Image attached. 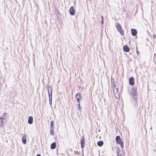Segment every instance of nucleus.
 <instances>
[{"instance_id":"f257e3e1","label":"nucleus","mask_w":156,"mask_h":156,"mask_svg":"<svg viewBox=\"0 0 156 156\" xmlns=\"http://www.w3.org/2000/svg\"><path fill=\"white\" fill-rule=\"evenodd\" d=\"M137 88L135 86L132 88L131 92L130 93L131 95H132L134 98V100L136 101L137 100V95L136 94Z\"/></svg>"},{"instance_id":"f03ea898","label":"nucleus","mask_w":156,"mask_h":156,"mask_svg":"<svg viewBox=\"0 0 156 156\" xmlns=\"http://www.w3.org/2000/svg\"><path fill=\"white\" fill-rule=\"evenodd\" d=\"M116 27L118 31L122 35L124 34L121 25L119 23H117L116 24Z\"/></svg>"},{"instance_id":"7ed1b4c3","label":"nucleus","mask_w":156,"mask_h":156,"mask_svg":"<svg viewBox=\"0 0 156 156\" xmlns=\"http://www.w3.org/2000/svg\"><path fill=\"white\" fill-rule=\"evenodd\" d=\"M75 98L76 99L77 102H80L82 99V96L80 93H77L76 95Z\"/></svg>"},{"instance_id":"20e7f679","label":"nucleus","mask_w":156,"mask_h":156,"mask_svg":"<svg viewBox=\"0 0 156 156\" xmlns=\"http://www.w3.org/2000/svg\"><path fill=\"white\" fill-rule=\"evenodd\" d=\"M81 147L82 149H83L85 146V140L84 137L82 136L80 140Z\"/></svg>"},{"instance_id":"39448f33","label":"nucleus","mask_w":156,"mask_h":156,"mask_svg":"<svg viewBox=\"0 0 156 156\" xmlns=\"http://www.w3.org/2000/svg\"><path fill=\"white\" fill-rule=\"evenodd\" d=\"M48 89L49 98H51V97L52 98V90L51 87H48Z\"/></svg>"},{"instance_id":"423d86ee","label":"nucleus","mask_w":156,"mask_h":156,"mask_svg":"<svg viewBox=\"0 0 156 156\" xmlns=\"http://www.w3.org/2000/svg\"><path fill=\"white\" fill-rule=\"evenodd\" d=\"M115 140L117 143L119 144H120L123 142L119 136H116Z\"/></svg>"},{"instance_id":"0eeeda50","label":"nucleus","mask_w":156,"mask_h":156,"mask_svg":"<svg viewBox=\"0 0 156 156\" xmlns=\"http://www.w3.org/2000/svg\"><path fill=\"white\" fill-rule=\"evenodd\" d=\"M129 83L130 85L133 86L134 84V78L133 77H131L129 79Z\"/></svg>"},{"instance_id":"6e6552de","label":"nucleus","mask_w":156,"mask_h":156,"mask_svg":"<svg viewBox=\"0 0 156 156\" xmlns=\"http://www.w3.org/2000/svg\"><path fill=\"white\" fill-rule=\"evenodd\" d=\"M69 12L71 15L73 16L75 14V11L73 6H71L69 10Z\"/></svg>"},{"instance_id":"1a4fd4ad","label":"nucleus","mask_w":156,"mask_h":156,"mask_svg":"<svg viewBox=\"0 0 156 156\" xmlns=\"http://www.w3.org/2000/svg\"><path fill=\"white\" fill-rule=\"evenodd\" d=\"M123 49L124 51L126 52H128L129 51V49L127 45H125L123 47Z\"/></svg>"},{"instance_id":"9d476101","label":"nucleus","mask_w":156,"mask_h":156,"mask_svg":"<svg viewBox=\"0 0 156 156\" xmlns=\"http://www.w3.org/2000/svg\"><path fill=\"white\" fill-rule=\"evenodd\" d=\"M131 32L132 35L133 36H135L137 34V31L135 29H131Z\"/></svg>"},{"instance_id":"9b49d317","label":"nucleus","mask_w":156,"mask_h":156,"mask_svg":"<svg viewBox=\"0 0 156 156\" xmlns=\"http://www.w3.org/2000/svg\"><path fill=\"white\" fill-rule=\"evenodd\" d=\"M22 140L23 143L25 144L27 143L26 136L25 134L23 135L22 138Z\"/></svg>"},{"instance_id":"f8f14e48","label":"nucleus","mask_w":156,"mask_h":156,"mask_svg":"<svg viewBox=\"0 0 156 156\" xmlns=\"http://www.w3.org/2000/svg\"><path fill=\"white\" fill-rule=\"evenodd\" d=\"M33 122V117L32 116H30L28 119V123L30 124H31Z\"/></svg>"},{"instance_id":"ddd939ff","label":"nucleus","mask_w":156,"mask_h":156,"mask_svg":"<svg viewBox=\"0 0 156 156\" xmlns=\"http://www.w3.org/2000/svg\"><path fill=\"white\" fill-rule=\"evenodd\" d=\"M56 147V143L54 142L52 143L51 145V149H53L55 148Z\"/></svg>"},{"instance_id":"4468645a","label":"nucleus","mask_w":156,"mask_h":156,"mask_svg":"<svg viewBox=\"0 0 156 156\" xmlns=\"http://www.w3.org/2000/svg\"><path fill=\"white\" fill-rule=\"evenodd\" d=\"M5 119V118L2 117H0V126L1 127L3 126V119Z\"/></svg>"},{"instance_id":"2eb2a0df","label":"nucleus","mask_w":156,"mask_h":156,"mask_svg":"<svg viewBox=\"0 0 156 156\" xmlns=\"http://www.w3.org/2000/svg\"><path fill=\"white\" fill-rule=\"evenodd\" d=\"M104 143L103 141H99L97 143V145L98 146L101 147L103 144Z\"/></svg>"},{"instance_id":"dca6fc26","label":"nucleus","mask_w":156,"mask_h":156,"mask_svg":"<svg viewBox=\"0 0 156 156\" xmlns=\"http://www.w3.org/2000/svg\"><path fill=\"white\" fill-rule=\"evenodd\" d=\"M50 125L51 126L52 129H54V122H53V121H52L51 122Z\"/></svg>"},{"instance_id":"f3484780","label":"nucleus","mask_w":156,"mask_h":156,"mask_svg":"<svg viewBox=\"0 0 156 156\" xmlns=\"http://www.w3.org/2000/svg\"><path fill=\"white\" fill-rule=\"evenodd\" d=\"M49 103L50 104V105H51L52 104V98L51 97V98H49Z\"/></svg>"},{"instance_id":"a211bd4d","label":"nucleus","mask_w":156,"mask_h":156,"mask_svg":"<svg viewBox=\"0 0 156 156\" xmlns=\"http://www.w3.org/2000/svg\"><path fill=\"white\" fill-rule=\"evenodd\" d=\"M120 144L121 147L122 148L124 147V145H123V142H122V143H120V144Z\"/></svg>"},{"instance_id":"6ab92c4d","label":"nucleus","mask_w":156,"mask_h":156,"mask_svg":"<svg viewBox=\"0 0 156 156\" xmlns=\"http://www.w3.org/2000/svg\"><path fill=\"white\" fill-rule=\"evenodd\" d=\"M50 134L52 135H54V133H53V131L52 129L50 130Z\"/></svg>"},{"instance_id":"aec40b11","label":"nucleus","mask_w":156,"mask_h":156,"mask_svg":"<svg viewBox=\"0 0 156 156\" xmlns=\"http://www.w3.org/2000/svg\"><path fill=\"white\" fill-rule=\"evenodd\" d=\"M77 105L78 106V107L77 108H80V102H77Z\"/></svg>"},{"instance_id":"412c9836","label":"nucleus","mask_w":156,"mask_h":156,"mask_svg":"<svg viewBox=\"0 0 156 156\" xmlns=\"http://www.w3.org/2000/svg\"><path fill=\"white\" fill-rule=\"evenodd\" d=\"M104 20H102L101 22V24L102 25L103 24V23H104Z\"/></svg>"},{"instance_id":"4be33fe9","label":"nucleus","mask_w":156,"mask_h":156,"mask_svg":"<svg viewBox=\"0 0 156 156\" xmlns=\"http://www.w3.org/2000/svg\"><path fill=\"white\" fill-rule=\"evenodd\" d=\"M115 89H116V90H117V91H118V89H117L116 87V86L115 85V84H114V89H115Z\"/></svg>"},{"instance_id":"5701e85b","label":"nucleus","mask_w":156,"mask_h":156,"mask_svg":"<svg viewBox=\"0 0 156 156\" xmlns=\"http://www.w3.org/2000/svg\"><path fill=\"white\" fill-rule=\"evenodd\" d=\"M78 109L79 110H81L82 108H81L80 107V108H78Z\"/></svg>"},{"instance_id":"b1692460","label":"nucleus","mask_w":156,"mask_h":156,"mask_svg":"<svg viewBox=\"0 0 156 156\" xmlns=\"http://www.w3.org/2000/svg\"><path fill=\"white\" fill-rule=\"evenodd\" d=\"M101 20H104V18L102 15L101 16Z\"/></svg>"},{"instance_id":"393cba45","label":"nucleus","mask_w":156,"mask_h":156,"mask_svg":"<svg viewBox=\"0 0 156 156\" xmlns=\"http://www.w3.org/2000/svg\"><path fill=\"white\" fill-rule=\"evenodd\" d=\"M36 156H41V155L40 154H38Z\"/></svg>"},{"instance_id":"a878e982","label":"nucleus","mask_w":156,"mask_h":156,"mask_svg":"<svg viewBox=\"0 0 156 156\" xmlns=\"http://www.w3.org/2000/svg\"><path fill=\"white\" fill-rule=\"evenodd\" d=\"M153 36H154V37H155V35H154Z\"/></svg>"},{"instance_id":"bb28decb","label":"nucleus","mask_w":156,"mask_h":156,"mask_svg":"<svg viewBox=\"0 0 156 156\" xmlns=\"http://www.w3.org/2000/svg\"><path fill=\"white\" fill-rule=\"evenodd\" d=\"M4 115H5V114L4 115H3V116H4Z\"/></svg>"},{"instance_id":"cd10ccee","label":"nucleus","mask_w":156,"mask_h":156,"mask_svg":"<svg viewBox=\"0 0 156 156\" xmlns=\"http://www.w3.org/2000/svg\"><path fill=\"white\" fill-rule=\"evenodd\" d=\"M155 91H156V90H155Z\"/></svg>"}]
</instances>
